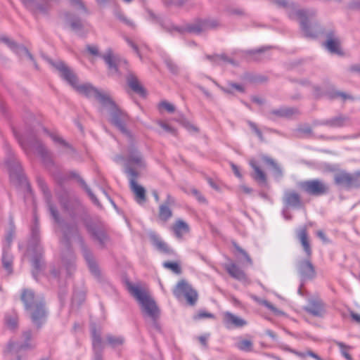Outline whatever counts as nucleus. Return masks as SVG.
Instances as JSON below:
<instances>
[{
    "label": "nucleus",
    "mask_w": 360,
    "mask_h": 360,
    "mask_svg": "<svg viewBox=\"0 0 360 360\" xmlns=\"http://www.w3.org/2000/svg\"><path fill=\"white\" fill-rule=\"evenodd\" d=\"M32 240L34 243H36L39 240V231L37 227H34L32 231Z\"/></svg>",
    "instance_id": "58"
},
{
    "label": "nucleus",
    "mask_w": 360,
    "mask_h": 360,
    "mask_svg": "<svg viewBox=\"0 0 360 360\" xmlns=\"http://www.w3.org/2000/svg\"><path fill=\"white\" fill-rule=\"evenodd\" d=\"M83 184L84 186L86 191L87 192L88 195H89L91 200L94 202V203H95L98 206H100V203L96 197L95 196V195L91 192L90 188L84 184V182H83Z\"/></svg>",
    "instance_id": "51"
},
{
    "label": "nucleus",
    "mask_w": 360,
    "mask_h": 360,
    "mask_svg": "<svg viewBox=\"0 0 360 360\" xmlns=\"http://www.w3.org/2000/svg\"><path fill=\"white\" fill-rule=\"evenodd\" d=\"M49 210L54 220L56 222H59L58 213L56 208L52 205H49Z\"/></svg>",
    "instance_id": "55"
},
{
    "label": "nucleus",
    "mask_w": 360,
    "mask_h": 360,
    "mask_svg": "<svg viewBox=\"0 0 360 360\" xmlns=\"http://www.w3.org/2000/svg\"><path fill=\"white\" fill-rule=\"evenodd\" d=\"M226 270L233 278L239 281H246L247 277L244 271L236 264H230L226 266Z\"/></svg>",
    "instance_id": "24"
},
{
    "label": "nucleus",
    "mask_w": 360,
    "mask_h": 360,
    "mask_svg": "<svg viewBox=\"0 0 360 360\" xmlns=\"http://www.w3.org/2000/svg\"><path fill=\"white\" fill-rule=\"evenodd\" d=\"M34 251L37 252V255L33 257V258L32 259V266H34V268L36 269L37 270H38V269H39L40 265H41L40 257L41 255L42 248L40 245H37L34 248L30 247L28 250V252H34Z\"/></svg>",
    "instance_id": "32"
},
{
    "label": "nucleus",
    "mask_w": 360,
    "mask_h": 360,
    "mask_svg": "<svg viewBox=\"0 0 360 360\" xmlns=\"http://www.w3.org/2000/svg\"><path fill=\"white\" fill-rule=\"evenodd\" d=\"M153 242L154 245L160 252H162L163 253H166L167 255H170V254L173 253V250L172 249H170V248L167 245V244L165 243L162 240L159 239L158 238L154 237L153 238Z\"/></svg>",
    "instance_id": "33"
},
{
    "label": "nucleus",
    "mask_w": 360,
    "mask_h": 360,
    "mask_svg": "<svg viewBox=\"0 0 360 360\" xmlns=\"http://www.w3.org/2000/svg\"><path fill=\"white\" fill-rule=\"evenodd\" d=\"M298 271L302 280L312 279L316 276L315 268L309 259H304L299 263Z\"/></svg>",
    "instance_id": "14"
},
{
    "label": "nucleus",
    "mask_w": 360,
    "mask_h": 360,
    "mask_svg": "<svg viewBox=\"0 0 360 360\" xmlns=\"http://www.w3.org/2000/svg\"><path fill=\"white\" fill-rule=\"evenodd\" d=\"M146 162L142 155L136 149L132 148L129 150V155L125 163V173L129 177V170L137 171L145 168Z\"/></svg>",
    "instance_id": "9"
},
{
    "label": "nucleus",
    "mask_w": 360,
    "mask_h": 360,
    "mask_svg": "<svg viewBox=\"0 0 360 360\" xmlns=\"http://www.w3.org/2000/svg\"><path fill=\"white\" fill-rule=\"evenodd\" d=\"M13 236L12 233H9L7 234V236L5 238L4 242L3 249L4 248V247H6V248L8 250H9L11 244L13 240Z\"/></svg>",
    "instance_id": "53"
},
{
    "label": "nucleus",
    "mask_w": 360,
    "mask_h": 360,
    "mask_svg": "<svg viewBox=\"0 0 360 360\" xmlns=\"http://www.w3.org/2000/svg\"><path fill=\"white\" fill-rule=\"evenodd\" d=\"M158 108L160 110L165 109L169 112H173L175 110V107L174 105L167 102V101H161L158 105Z\"/></svg>",
    "instance_id": "45"
},
{
    "label": "nucleus",
    "mask_w": 360,
    "mask_h": 360,
    "mask_svg": "<svg viewBox=\"0 0 360 360\" xmlns=\"http://www.w3.org/2000/svg\"><path fill=\"white\" fill-rule=\"evenodd\" d=\"M2 264L8 274H11L13 272V256L6 247L3 250Z\"/></svg>",
    "instance_id": "28"
},
{
    "label": "nucleus",
    "mask_w": 360,
    "mask_h": 360,
    "mask_svg": "<svg viewBox=\"0 0 360 360\" xmlns=\"http://www.w3.org/2000/svg\"><path fill=\"white\" fill-rule=\"evenodd\" d=\"M168 8H180L185 4L184 0H169L165 2Z\"/></svg>",
    "instance_id": "46"
},
{
    "label": "nucleus",
    "mask_w": 360,
    "mask_h": 360,
    "mask_svg": "<svg viewBox=\"0 0 360 360\" xmlns=\"http://www.w3.org/2000/svg\"><path fill=\"white\" fill-rule=\"evenodd\" d=\"M236 347L241 351L249 352L253 349V344L252 341L248 340H240L236 344Z\"/></svg>",
    "instance_id": "34"
},
{
    "label": "nucleus",
    "mask_w": 360,
    "mask_h": 360,
    "mask_svg": "<svg viewBox=\"0 0 360 360\" xmlns=\"http://www.w3.org/2000/svg\"><path fill=\"white\" fill-rule=\"evenodd\" d=\"M297 111L295 109L289 108H281L269 111L266 113L267 118L275 120L276 117H289L294 115Z\"/></svg>",
    "instance_id": "20"
},
{
    "label": "nucleus",
    "mask_w": 360,
    "mask_h": 360,
    "mask_svg": "<svg viewBox=\"0 0 360 360\" xmlns=\"http://www.w3.org/2000/svg\"><path fill=\"white\" fill-rule=\"evenodd\" d=\"M297 238H299L307 256L310 257L311 255V249L309 244L307 229L305 227H303L298 231Z\"/></svg>",
    "instance_id": "22"
},
{
    "label": "nucleus",
    "mask_w": 360,
    "mask_h": 360,
    "mask_svg": "<svg viewBox=\"0 0 360 360\" xmlns=\"http://www.w3.org/2000/svg\"><path fill=\"white\" fill-rule=\"evenodd\" d=\"M324 46L332 53L340 54L341 53L340 41L337 37L329 35L327 41L324 44Z\"/></svg>",
    "instance_id": "26"
},
{
    "label": "nucleus",
    "mask_w": 360,
    "mask_h": 360,
    "mask_svg": "<svg viewBox=\"0 0 360 360\" xmlns=\"http://www.w3.org/2000/svg\"><path fill=\"white\" fill-rule=\"evenodd\" d=\"M61 231L63 235V242L65 245H68L70 240L73 237H77L79 240L82 243V239L79 236L78 228L75 224H65L61 226Z\"/></svg>",
    "instance_id": "17"
},
{
    "label": "nucleus",
    "mask_w": 360,
    "mask_h": 360,
    "mask_svg": "<svg viewBox=\"0 0 360 360\" xmlns=\"http://www.w3.org/2000/svg\"><path fill=\"white\" fill-rule=\"evenodd\" d=\"M275 3L286 9V12L290 19L298 20L300 22L301 29L306 37H314L316 34L310 30L309 22L315 16L316 12L314 10L298 9L293 2H288L287 0H275Z\"/></svg>",
    "instance_id": "2"
},
{
    "label": "nucleus",
    "mask_w": 360,
    "mask_h": 360,
    "mask_svg": "<svg viewBox=\"0 0 360 360\" xmlns=\"http://www.w3.org/2000/svg\"><path fill=\"white\" fill-rule=\"evenodd\" d=\"M248 124L250 126V127L252 129V131H255V133L257 135V136L259 137V139L261 140V141H263L264 140V138H263V135H262V131H260L259 129H258V127H257L256 124H255L254 122H250L249 121L248 122Z\"/></svg>",
    "instance_id": "49"
},
{
    "label": "nucleus",
    "mask_w": 360,
    "mask_h": 360,
    "mask_svg": "<svg viewBox=\"0 0 360 360\" xmlns=\"http://www.w3.org/2000/svg\"><path fill=\"white\" fill-rule=\"evenodd\" d=\"M86 227L88 232L95 240H98L101 245H103L105 244L108 240V236L103 229L89 222L86 223Z\"/></svg>",
    "instance_id": "16"
},
{
    "label": "nucleus",
    "mask_w": 360,
    "mask_h": 360,
    "mask_svg": "<svg viewBox=\"0 0 360 360\" xmlns=\"http://www.w3.org/2000/svg\"><path fill=\"white\" fill-rule=\"evenodd\" d=\"M1 41L4 42L11 50H13L17 54H25L31 60H33L32 56L25 47L17 45L14 41H13L6 37H3L1 38Z\"/></svg>",
    "instance_id": "21"
},
{
    "label": "nucleus",
    "mask_w": 360,
    "mask_h": 360,
    "mask_svg": "<svg viewBox=\"0 0 360 360\" xmlns=\"http://www.w3.org/2000/svg\"><path fill=\"white\" fill-rule=\"evenodd\" d=\"M290 352L291 353L295 354L296 356H297L299 357H301V358H304L307 356H311V357L314 358L316 360H323L319 355H317L316 354H315L314 352H313L311 350H307L305 352H298V351L295 350V349H290Z\"/></svg>",
    "instance_id": "39"
},
{
    "label": "nucleus",
    "mask_w": 360,
    "mask_h": 360,
    "mask_svg": "<svg viewBox=\"0 0 360 360\" xmlns=\"http://www.w3.org/2000/svg\"><path fill=\"white\" fill-rule=\"evenodd\" d=\"M158 124L160 126V127H162L165 131L167 132H169V133H171V134H175V129L172 127L170 125H169L168 124L164 122H162V121H159L158 122Z\"/></svg>",
    "instance_id": "50"
},
{
    "label": "nucleus",
    "mask_w": 360,
    "mask_h": 360,
    "mask_svg": "<svg viewBox=\"0 0 360 360\" xmlns=\"http://www.w3.org/2000/svg\"><path fill=\"white\" fill-rule=\"evenodd\" d=\"M50 136L54 142L61 143L65 146H68V143L56 134H50Z\"/></svg>",
    "instance_id": "56"
},
{
    "label": "nucleus",
    "mask_w": 360,
    "mask_h": 360,
    "mask_svg": "<svg viewBox=\"0 0 360 360\" xmlns=\"http://www.w3.org/2000/svg\"><path fill=\"white\" fill-rule=\"evenodd\" d=\"M50 63L60 72V77L65 79L73 89L79 83L77 75L75 72L68 67L63 62L60 60L53 62L50 60Z\"/></svg>",
    "instance_id": "11"
},
{
    "label": "nucleus",
    "mask_w": 360,
    "mask_h": 360,
    "mask_svg": "<svg viewBox=\"0 0 360 360\" xmlns=\"http://www.w3.org/2000/svg\"><path fill=\"white\" fill-rule=\"evenodd\" d=\"M91 332L92 337V345L94 352H101L103 347V344L101 336V332L97 331L95 326H91Z\"/></svg>",
    "instance_id": "25"
},
{
    "label": "nucleus",
    "mask_w": 360,
    "mask_h": 360,
    "mask_svg": "<svg viewBox=\"0 0 360 360\" xmlns=\"http://www.w3.org/2000/svg\"><path fill=\"white\" fill-rule=\"evenodd\" d=\"M238 191L240 193H243L245 194H250L252 191V189L250 187H248L246 185L242 184L238 186Z\"/></svg>",
    "instance_id": "57"
},
{
    "label": "nucleus",
    "mask_w": 360,
    "mask_h": 360,
    "mask_svg": "<svg viewBox=\"0 0 360 360\" xmlns=\"http://www.w3.org/2000/svg\"><path fill=\"white\" fill-rule=\"evenodd\" d=\"M174 296L179 300L186 299L188 304L194 305L198 300V293L185 281H179L173 290Z\"/></svg>",
    "instance_id": "7"
},
{
    "label": "nucleus",
    "mask_w": 360,
    "mask_h": 360,
    "mask_svg": "<svg viewBox=\"0 0 360 360\" xmlns=\"http://www.w3.org/2000/svg\"><path fill=\"white\" fill-rule=\"evenodd\" d=\"M171 229L178 239H182L184 236L188 233L190 227L188 224L182 219H177L172 226Z\"/></svg>",
    "instance_id": "19"
},
{
    "label": "nucleus",
    "mask_w": 360,
    "mask_h": 360,
    "mask_svg": "<svg viewBox=\"0 0 360 360\" xmlns=\"http://www.w3.org/2000/svg\"><path fill=\"white\" fill-rule=\"evenodd\" d=\"M192 193L195 195V197L198 199V201H200V202L205 201V198L197 190H195V189L193 190Z\"/></svg>",
    "instance_id": "59"
},
{
    "label": "nucleus",
    "mask_w": 360,
    "mask_h": 360,
    "mask_svg": "<svg viewBox=\"0 0 360 360\" xmlns=\"http://www.w3.org/2000/svg\"><path fill=\"white\" fill-rule=\"evenodd\" d=\"M334 181L337 185L346 188H360V179L357 178L356 172L350 174L346 171H340L334 176Z\"/></svg>",
    "instance_id": "10"
},
{
    "label": "nucleus",
    "mask_w": 360,
    "mask_h": 360,
    "mask_svg": "<svg viewBox=\"0 0 360 360\" xmlns=\"http://www.w3.org/2000/svg\"><path fill=\"white\" fill-rule=\"evenodd\" d=\"M223 317L224 323L229 328L231 327L240 328L247 324L244 319L229 311L224 312Z\"/></svg>",
    "instance_id": "18"
},
{
    "label": "nucleus",
    "mask_w": 360,
    "mask_h": 360,
    "mask_svg": "<svg viewBox=\"0 0 360 360\" xmlns=\"http://www.w3.org/2000/svg\"><path fill=\"white\" fill-rule=\"evenodd\" d=\"M88 51L94 56H100L105 64L108 65V70L111 74H117L121 68L128 69V63L124 60L120 58L113 53L111 49H108L106 51L102 54H99L98 48L96 46H87Z\"/></svg>",
    "instance_id": "5"
},
{
    "label": "nucleus",
    "mask_w": 360,
    "mask_h": 360,
    "mask_svg": "<svg viewBox=\"0 0 360 360\" xmlns=\"http://www.w3.org/2000/svg\"><path fill=\"white\" fill-rule=\"evenodd\" d=\"M238 251L244 256L245 259H246V261L250 264H252V259L251 258L249 257V255L247 254V252L243 250V249L241 248H238Z\"/></svg>",
    "instance_id": "62"
},
{
    "label": "nucleus",
    "mask_w": 360,
    "mask_h": 360,
    "mask_svg": "<svg viewBox=\"0 0 360 360\" xmlns=\"http://www.w3.org/2000/svg\"><path fill=\"white\" fill-rule=\"evenodd\" d=\"M68 15H67V20H68V23L70 24V26L71 27V28L74 31L79 30L82 27V22H81L80 20H79L78 18H75L72 20L68 19Z\"/></svg>",
    "instance_id": "44"
},
{
    "label": "nucleus",
    "mask_w": 360,
    "mask_h": 360,
    "mask_svg": "<svg viewBox=\"0 0 360 360\" xmlns=\"http://www.w3.org/2000/svg\"><path fill=\"white\" fill-rule=\"evenodd\" d=\"M304 310L313 316L322 318L326 314V307L324 302L318 297H312L308 300L307 304Z\"/></svg>",
    "instance_id": "12"
},
{
    "label": "nucleus",
    "mask_w": 360,
    "mask_h": 360,
    "mask_svg": "<svg viewBox=\"0 0 360 360\" xmlns=\"http://www.w3.org/2000/svg\"><path fill=\"white\" fill-rule=\"evenodd\" d=\"M172 215V210L167 205H162L160 206L159 217L162 220L166 221Z\"/></svg>",
    "instance_id": "37"
},
{
    "label": "nucleus",
    "mask_w": 360,
    "mask_h": 360,
    "mask_svg": "<svg viewBox=\"0 0 360 360\" xmlns=\"http://www.w3.org/2000/svg\"><path fill=\"white\" fill-rule=\"evenodd\" d=\"M6 326L11 329H15L18 326V316L16 314L6 315L5 318Z\"/></svg>",
    "instance_id": "41"
},
{
    "label": "nucleus",
    "mask_w": 360,
    "mask_h": 360,
    "mask_svg": "<svg viewBox=\"0 0 360 360\" xmlns=\"http://www.w3.org/2000/svg\"><path fill=\"white\" fill-rule=\"evenodd\" d=\"M163 266L167 268V269H169L170 270H172L174 273L175 274H180L181 273V267L179 266V265L176 263V262H166L163 264Z\"/></svg>",
    "instance_id": "43"
},
{
    "label": "nucleus",
    "mask_w": 360,
    "mask_h": 360,
    "mask_svg": "<svg viewBox=\"0 0 360 360\" xmlns=\"http://www.w3.org/2000/svg\"><path fill=\"white\" fill-rule=\"evenodd\" d=\"M230 87L231 89H236L238 91H240V92H243L244 91V88L242 85L240 84H231L230 85Z\"/></svg>",
    "instance_id": "64"
},
{
    "label": "nucleus",
    "mask_w": 360,
    "mask_h": 360,
    "mask_svg": "<svg viewBox=\"0 0 360 360\" xmlns=\"http://www.w3.org/2000/svg\"><path fill=\"white\" fill-rule=\"evenodd\" d=\"M129 290L141 305L143 313L155 320L159 316V309L148 292L139 285H130Z\"/></svg>",
    "instance_id": "4"
},
{
    "label": "nucleus",
    "mask_w": 360,
    "mask_h": 360,
    "mask_svg": "<svg viewBox=\"0 0 360 360\" xmlns=\"http://www.w3.org/2000/svg\"><path fill=\"white\" fill-rule=\"evenodd\" d=\"M250 165L255 171V174L253 176L254 179L259 183H265L266 180V175L257 165L256 161L255 160H251L250 161Z\"/></svg>",
    "instance_id": "30"
},
{
    "label": "nucleus",
    "mask_w": 360,
    "mask_h": 360,
    "mask_svg": "<svg viewBox=\"0 0 360 360\" xmlns=\"http://www.w3.org/2000/svg\"><path fill=\"white\" fill-rule=\"evenodd\" d=\"M129 86L136 93L140 95H144V89L140 84L136 77L132 73H129L127 77Z\"/></svg>",
    "instance_id": "27"
},
{
    "label": "nucleus",
    "mask_w": 360,
    "mask_h": 360,
    "mask_svg": "<svg viewBox=\"0 0 360 360\" xmlns=\"http://www.w3.org/2000/svg\"><path fill=\"white\" fill-rule=\"evenodd\" d=\"M22 148L28 153L30 150L33 151L34 153L45 158L48 155V151L44 146L37 140H34L30 143H26L22 141H20Z\"/></svg>",
    "instance_id": "15"
},
{
    "label": "nucleus",
    "mask_w": 360,
    "mask_h": 360,
    "mask_svg": "<svg viewBox=\"0 0 360 360\" xmlns=\"http://www.w3.org/2000/svg\"><path fill=\"white\" fill-rule=\"evenodd\" d=\"M217 25L218 22L217 20H198L193 23L188 24L184 27H179L173 25H169L168 26H165V29L170 32H173L174 31L179 33L187 32L189 33L198 34L206 30L214 28Z\"/></svg>",
    "instance_id": "6"
},
{
    "label": "nucleus",
    "mask_w": 360,
    "mask_h": 360,
    "mask_svg": "<svg viewBox=\"0 0 360 360\" xmlns=\"http://www.w3.org/2000/svg\"><path fill=\"white\" fill-rule=\"evenodd\" d=\"M349 7L352 9L360 11V0H356L352 1L350 4Z\"/></svg>",
    "instance_id": "60"
},
{
    "label": "nucleus",
    "mask_w": 360,
    "mask_h": 360,
    "mask_svg": "<svg viewBox=\"0 0 360 360\" xmlns=\"http://www.w3.org/2000/svg\"><path fill=\"white\" fill-rule=\"evenodd\" d=\"M264 160H265V162H266V163H268L269 165H271V166H272V167L276 169V171L278 173H279V174H281V169H280V168H279V167H278V165L274 162V161L272 159H271V158H267V157H265V158H264Z\"/></svg>",
    "instance_id": "54"
},
{
    "label": "nucleus",
    "mask_w": 360,
    "mask_h": 360,
    "mask_svg": "<svg viewBox=\"0 0 360 360\" xmlns=\"http://www.w3.org/2000/svg\"><path fill=\"white\" fill-rule=\"evenodd\" d=\"M107 341L111 347L115 348L122 345L124 343V340L121 336L108 335Z\"/></svg>",
    "instance_id": "40"
},
{
    "label": "nucleus",
    "mask_w": 360,
    "mask_h": 360,
    "mask_svg": "<svg viewBox=\"0 0 360 360\" xmlns=\"http://www.w3.org/2000/svg\"><path fill=\"white\" fill-rule=\"evenodd\" d=\"M165 63L168 69L171 71V72L174 74H176L179 71V68L177 65L170 59H166Z\"/></svg>",
    "instance_id": "48"
},
{
    "label": "nucleus",
    "mask_w": 360,
    "mask_h": 360,
    "mask_svg": "<svg viewBox=\"0 0 360 360\" xmlns=\"http://www.w3.org/2000/svg\"><path fill=\"white\" fill-rule=\"evenodd\" d=\"M261 304L266 307V308H268L269 309H270L271 311H272L273 312H274L275 314L281 313V311L278 309H277L271 303H270L267 300L262 301Z\"/></svg>",
    "instance_id": "52"
},
{
    "label": "nucleus",
    "mask_w": 360,
    "mask_h": 360,
    "mask_svg": "<svg viewBox=\"0 0 360 360\" xmlns=\"http://www.w3.org/2000/svg\"><path fill=\"white\" fill-rule=\"evenodd\" d=\"M26 310L29 311L32 323L39 327L46 319V311L44 303L36 300L34 292L30 290H25L21 296Z\"/></svg>",
    "instance_id": "3"
},
{
    "label": "nucleus",
    "mask_w": 360,
    "mask_h": 360,
    "mask_svg": "<svg viewBox=\"0 0 360 360\" xmlns=\"http://www.w3.org/2000/svg\"><path fill=\"white\" fill-rule=\"evenodd\" d=\"M25 6L32 12L45 13L46 8L36 4L35 0H21Z\"/></svg>",
    "instance_id": "31"
},
{
    "label": "nucleus",
    "mask_w": 360,
    "mask_h": 360,
    "mask_svg": "<svg viewBox=\"0 0 360 360\" xmlns=\"http://www.w3.org/2000/svg\"><path fill=\"white\" fill-rule=\"evenodd\" d=\"M231 168L235 174V175L238 177V178H242V174H240V171H239V169L238 168V167L234 165L233 163H231Z\"/></svg>",
    "instance_id": "61"
},
{
    "label": "nucleus",
    "mask_w": 360,
    "mask_h": 360,
    "mask_svg": "<svg viewBox=\"0 0 360 360\" xmlns=\"http://www.w3.org/2000/svg\"><path fill=\"white\" fill-rule=\"evenodd\" d=\"M299 186L307 193L315 196L326 194L329 191L328 185L319 179L302 181Z\"/></svg>",
    "instance_id": "8"
},
{
    "label": "nucleus",
    "mask_w": 360,
    "mask_h": 360,
    "mask_svg": "<svg viewBox=\"0 0 360 360\" xmlns=\"http://www.w3.org/2000/svg\"><path fill=\"white\" fill-rule=\"evenodd\" d=\"M116 18L120 20L122 22L125 24L127 26L134 28L135 25L130 19L127 18L122 13L117 12L115 13Z\"/></svg>",
    "instance_id": "42"
},
{
    "label": "nucleus",
    "mask_w": 360,
    "mask_h": 360,
    "mask_svg": "<svg viewBox=\"0 0 360 360\" xmlns=\"http://www.w3.org/2000/svg\"><path fill=\"white\" fill-rule=\"evenodd\" d=\"M335 344L340 348L341 354L347 360H352V357L349 353V352L352 349L351 346L347 345L345 343L339 341H336Z\"/></svg>",
    "instance_id": "36"
},
{
    "label": "nucleus",
    "mask_w": 360,
    "mask_h": 360,
    "mask_svg": "<svg viewBox=\"0 0 360 360\" xmlns=\"http://www.w3.org/2000/svg\"><path fill=\"white\" fill-rule=\"evenodd\" d=\"M74 89L82 96L98 100L109 112L110 122L127 138L131 139V135L125 127L129 120L127 115L118 108L108 94L99 91L90 83H78Z\"/></svg>",
    "instance_id": "1"
},
{
    "label": "nucleus",
    "mask_w": 360,
    "mask_h": 360,
    "mask_svg": "<svg viewBox=\"0 0 360 360\" xmlns=\"http://www.w3.org/2000/svg\"><path fill=\"white\" fill-rule=\"evenodd\" d=\"M284 200L285 204L289 206L297 207L300 205V197L294 191H286Z\"/></svg>",
    "instance_id": "29"
},
{
    "label": "nucleus",
    "mask_w": 360,
    "mask_h": 360,
    "mask_svg": "<svg viewBox=\"0 0 360 360\" xmlns=\"http://www.w3.org/2000/svg\"><path fill=\"white\" fill-rule=\"evenodd\" d=\"M205 318L213 319V318H214V314H212L211 313H209V312H207L205 311H200L198 314H196L193 316L194 320H200V319H205Z\"/></svg>",
    "instance_id": "47"
},
{
    "label": "nucleus",
    "mask_w": 360,
    "mask_h": 360,
    "mask_svg": "<svg viewBox=\"0 0 360 360\" xmlns=\"http://www.w3.org/2000/svg\"><path fill=\"white\" fill-rule=\"evenodd\" d=\"M205 57H206V58L207 60H210L213 64H216V65H221L224 63H226V62L232 63L231 60H229V59L226 58L223 55H221V56H219V55L210 56V55H207Z\"/></svg>",
    "instance_id": "38"
},
{
    "label": "nucleus",
    "mask_w": 360,
    "mask_h": 360,
    "mask_svg": "<svg viewBox=\"0 0 360 360\" xmlns=\"http://www.w3.org/2000/svg\"><path fill=\"white\" fill-rule=\"evenodd\" d=\"M349 122V120L347 117L339 115L323 121L322 124L327 125L330 127L338 128L346 126Z\"/></svg>",
    "instance_id": "23"
},
{
    "label": "nucleus",
    "mask_w": 360,
    "mask_h": 360,
    "mask_svg": "<svg viewBox=\"0 0 360 360\" xmlns=\"http://www.w3.org/2000/svg\"><path fill=\"white\" fill-rule=\"evenodd\" d=\"M84 257L89 265L91 271L94 274H97L98 268L93 259L91 254L89 252L86 250H84Z\"/></svg>",
    "instance_id": "35"
},
{
    "label": "nucleus",
    "mask_w": 360,
    "mask_h": 360,
    "mask_svg": "<svg viewBox=\"0 0 360 360\" xmlns=\"http://www.w3.org/2000/svg\"><path fill=\"white\" fill-rule=\"evenodd\" d=\"M129 173L130 188L135 194V199L137 202L141 204L146 200V190L143 186L139 185L136 181V179L139 176V172L129 169Z\"/></svg>",
    "instance_id": "13"
},
{
    "label": "nucleus",
    "mask_w": 360,
    "mask_h": 360,
    "mask_svg": "<svg viewBox=\"0 0 360 360\" xmlns=\"http://www.w3.org/2000/svg\"><path fill=\"white\" fill-rule=\"evenodd\" d=\"M208 337H209V335H202L198 338L200 342L205 347H207V340Z\"/></svg>",
    "instance_id": "63"
}]
</instances>
